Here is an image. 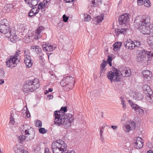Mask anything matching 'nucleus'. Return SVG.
<instances>
[{"label": "nucleus", "instance_id": "obj_52", "mask_svg": "<svg viewBox=\"0 0 153 153\" xmlns=\"http://www.w3.org/2000/svg\"><path fill=\"white\" fill-rule=\"evenodd\" d=\"M14 119L13 116L12 115H11L10 116V123L11 124H13L14 123Z\"/></svg>", "mask_w": 153, "mask_h": 153}, {"label": "nucleus", "instance_id": "obj_12", "mask_svg": "<svg viewBox=\"0 0 153 153\" xmlns=\"http://www.w3.org/2000/svg\"><path fill=\"white\" fill-rule=\"evenodd\" d=\"M5 37L9 38L11 42L13 43L16 42L19 40V38L17 37L15 33L12 32L11 31L9 32Z\"/></svg>", "mask_w": 153, "mask_h": 153}, {"label": "nucleus", "instance_id": "obj_10", "mask_svg": "<svg viewBox=\"0 0 153 153\" xmlns=\"http://www.w3.org/2000/svg\"><path fill=\"white\" fill-rule=\"evenodd\" d=\"M18 62L17 59H15L11 56L7 59L6 63L7 67L12 68L15 67Z\"/></svg>", "mask_w": 153, "mask_h": 153}, {"label": "nucleus", "instance_id": "obj_15", "mask_svg": "<svg viewBox=\"0 0 153 153\" xmlns=\"http://www.w3.org/2000/svg\"><path fill=\"white\" fill-rule=\"evenodd\" d=\"M130 94L132 97L136 100H140L143 98L142 95L140 93L137 92L132 91Z\"/></svg>", "mask_w": 153, "mask_h": 153}, {"label": "nucleus", "instance_id": "obj_58", "mask_svg": "<svg viewBox=\"0 0 153 153\" xmlns=\"http://www.w3.org/2000/svg\"><path fill=\"white\" fill-rule=\"evenodd\" d=\"M51 0H44L43 2L44 3L45 5V4L46 5H47V4Z\"/></svg>", "mask_w": 153, "mask_h": 153}, {"label": "nucleus", "instance_id": "obj_49", "mask_svg": "<svg viewBox=\"0 0 153 153\" xmlns=\"http://www.w3.org/2000/svg\"><path fill=\"white\" fill-rule=\"evenodd\" d=\"M34 149L35 150H37V151H39L40 150V148L39 145L35 146L34 145L33 146Z\"/></svg>", "mask_w": 153, "mask_h": 153}, {"label": "nucleus", "instance_id": "obj_11", "mask_svg": "<svg viewBox=\"0 0 153 153\" xmlns=\"http://www.w3.org/2000/svg\"><path fill=\"white\" fill-rule=\"evenodd\" d=\"M129 21L128 14L125 13L121 15L119 18V22L120 25H126Z\"/></svg>", "mask_w": 153, "mask_h": 153}, {"label": "nucleus", "instance_id": "obj_33", "mask_svg": "<svg viewBox=\"0 0 153 153\" xmlns=\"http://www.w3.org/2000/svg\"><path fill=\"white\" fill-rule=\"evenodd\" d=\"M17 26L18 30L19 32H22L25 29V25L23 24H18Z\"/></svg>", "mask_w": 153, "mask_h": 153}, {"label": "nucleus", "instance_id": "obj_7", "mask_svg": "<svg viewBox=\"0 0 153 153\" xmlns=\"http://www.w3.org/2000/svg\"><path fill=\"white\" fill-rule=\"evenodd\" d=\"M120 71L114 68V70H113V72L110 71L108 72L107 78L111 83L113 81H120L121 77L120 75Z\"/></svg>", "mask_w": 153, "mask_h": 153}, {"label": "nucleus", "instance_id": "obj_41", "mask_svg": "<svg viewBox=\"0 0 153 153\" xmlns=\"http://www.w3.org/2000/svg\"><path fill=\"white\" fill-rule=\"evenodd\" d=\"M35 126L37 127H41L42 126V122L39 120H36L35 121Z\"/></svg>", "mask_w": 153, "mask_h": 153}, {"label": "nucleus", "instance_id": "obj_50", "mask_svg": "<svg viewBox=\"0 0 153 153\" xmlns=\"http://www.w3.org/2000/svg\"><path fill=\"white\" fill-rule=\"evenodd\" d=\"M63 20L65 22H66L68 21V17L66 16L65 14H64L63 16Z\"/></svg>", "mask_w": 153, "mask_h": 153}, {"label": "nucleus", "instance_id": "obj_48", "mask_svg": "<svg viewBox=\"0 0 153 153\" xmlns=\"http://www.w3.org/2000/svg\"><path fill=\"white\" fill-rule=\"evenodd\" d=\"M134 43L135 44V48L136 47H139L140 45V42L137 41H134Z\"/></svg>", "mask_w": 153, "mask_h": 153}, {"label": "nucleus", "instance_id": "obj_29", "mask_svg": "<svg viewBox=\"0 0 153 153\" xmlns=\"http://www.w3.org/2000/svg\"><path fill=\"white\" fill-rule=\"evenodd\" d=\"M122 43L121 42H116L113 45L114 49V51H117L120 50L121 46Z\"/></svg>", "mask_w": 153, "mask_h": 153}, {"label": "nucleus", "instance_id": "obj_60", "mask_svg": "<svg viewBox=\"0 0 153 153\" xmlns=\"http://www.w3.org/2000/svg\"><path fill=\"white\" fill-rule=\"evenodd\" d=\"M111 128L114 130H116L117 129V128H118V126L113 125L111 126Z\"/></svg>", "mask_w": 153, "mask_h": 153}, {"label": "nucleus", "instance_id": "obj_63", "mask_svg": "<svg viewBox=\"0 0 153 153\" xmlns=\"http://www.w3.org/2000/svg\"><path fill=\"white\" fill-rule=\"evenodd\" d=\"M20 153H28V152L26 150H23L21 151Z\"/></svg>", "mask_w": 153, "mask_h": 153}, {"label": "nucleus", "instance_id": "obj_5", "mask_svg": "<svg viewBox=\"0 0 153 153\" xmlns=\"http://www.w3.org/2000/svg\"><path fill=\"white\" fill-rule=\"evenodd\" d=\"M75 79L72 77L67 76L61 81L60 84L66 90L71 89L75 84Z\"/></svg>", "mask_w": 153, "mask_h": 153}, {"label": "nucleus", "instance_id": "obj_42", "mask_svg": "<svg viewBox=\"0 0 153 153\" xmlns=\"http://www.w3.org/2000/svg\"><path fill=\"white\" fill-rule=\"evenodd\" d=\"M31 12H32L35 15L38 13L39 12V10L36 7H34L32 8L31 10Z\"/></svg>", "mask_w": 153, "mask_h": 153}, {"label": "nucleus", "instance_id": "obj_13", "mask_svg": "<svg viewBox=\"0 0 153 153\" xmlns=\"http://www.w3.org/2000/svg\"><path fill=\"white\" fill-rule=\"evenodd\" d=\"M145 52H146V51L144 50H143L137 55V60L138 62H141L146 59L147 56H146Z\"/></svg>", "mask_w": 153, "mask_h": 153}, {"label": "nucleus", "instance_id": "obj_4", "mask_svg": "<svg viewBox=\"0 0 153 153\" xmlns=\"http://www.w3.org/2000/svg\"><path fill=\"white\" fill-rule=\"evenodd\" d=\"M39 82V80L36 79L33 80H29L27 81L26 84L23 85V91L25 94L37 89L40 86Z\"/></svg>", "mask_w": 153, "mask_h": 153}, {"label": "nucleus", "instance_id": "obj_47", "mask_svg": "<svg viewBox=\"0 0 153 153\" xmlns=\"http://www.w3.org/2000/svg\"><path fill=\"white\" fill-rule=\"evenodd\" d=\"M35 51L37 53H39V54L42 53H41L42 49L41 48H39V46H38L36 48V49Z\"/></svg>", "mask_w": 153, "mask_h": 153}, {"label": "nucleus", "instance_id": "obj_16", "mask_svg": "<svg viewBox=\"0 0 153 153\" xmlns=\"http://www.w3.org/2000/svg\"><path fill=\"white\" fill-rule=\"evenodd\" d=\"M125 46L126 48L129 50H133L135 48V44L134 41L131 40H127L124 43Z\"/></svg>", "mask_w": 153, "mask_h": 153}, {"label": "nucleus", "instance_id": "obj_55", "mask_svg": "<svg viewBox=\"0 0 153 153\" xmlns=\"http://www.w3.org/2000/svg\"><path fill=\"white\" fill-rule=\"evenodd\" d=\"M105 71H104L103 70L101 69V70H100V77L101 76H103V74L104 73Z\"/></svg>", "mask_w": 153, "mask_h": 153}, {"label": "nucleus", "instance_id": "obj_18", "mask_svg": "<svg viewBox=\"0 0 153 153\" xmlns=\"http://www.w3.org/2000/svg\"><path fill=\"white\" fill-rule=\"evenodd\" d=\"M44 29V28L43 27L40 26L36 30L35 33V36L34 38L36 40L38 39L41 38V36L40 33Z\"/></svg>", "mask_w": 153, "mask_h": 153}, {"label": "nucleus", "instance_id": "obj_62", "mask_svg": "<svg viewBox=\"0 0 153 153\" xmlns=\"http://www.w3.org/2000/svg\"><path fill=\"white\" fill-rule=\"evenodd\" d=\"M64 153H75V152L74 150H72L70 151H68L67 152H65Z\"/></svg>", "mask_w": 153, "mask_h": 153}, {"label": "nucleus", "instance_id": "obj_34", "mask_svg": "<svg viewBox=\"0 0 153 153\" xmlns=\"http://www.w3.org/2000/svg\"><path fill=\"white\" fill-rule=\"evenodd\" d=\"M151 93H149L147 94V99L148 102L152 103L153 102V96L152 95Z\"/></svg>", "mask_w": 153, "mask_h": 153}, {"label": "nucleus", "instance_id": "obj_46", "mask_svg": "<svg viewBox=\"0 0 153 153\" xmlns=\"http://www.w3.org/2000/svg\"><path fill=\"white\" fill-rule=\"evenodd\" d=\"M5 73L3 70H0V78H3L4 76Z\"/></svg>", "mask_w": 153, "mask_h": 153}, {"label": "nucleus", "instance_id": "obj_44", "mask_svg": "<svg viewBox=\"0 0 153 153\" xmlns=\"http://www.w3.org/2000/svg\"><path fill=\"white\" fill-rule=\"evenodd\" d=\"M39 131L40 133L44 134L46 133L47 130L44 128H41L39 129Z\"/></svg>", "mask_w": 153, "mask_h": 153}, {"label": "nucleus", "instance_id": "obj_2", "mask_svg": "<svg viewBox=\"0 0 153 153\" xmlns=\"http://www.w3.org/2000/svg\"><path fill=\"white\" fill-rule=\"evenodd\" d=\"M21 131L22 133H25V135H21L17 137L19 143H22L26 138L28 140L33 139L34 137L35 132L33 128L29 125L25 124L21 126Z\"/></svg>", "mask_w": 153, "mask_h": 153}, {"label": "nucleus", "instance_id": "obj_56", "mask_svg": "<svg viewBox=\"0 0 153 153\" xmlns=\"http://www.w3.org/2000/svg\"><path fill=\"white\" fill-rule=\"evenodd\" d=\"M35 15L32 12H31L30 10V11L29 13L28 16H29L32 17L33 16H34Z\"/></svg>", "mask_w": 153, "mask_h": 153}, {"label": "nucleus", "instance_id": "obj_30", "mask_svg": "<svg viewBox=\"0 0 153 153\" xmlns=\"http://www.w3.org/2000/svg\"><path fill=\"white\" fill-rule=\"evenodd\" d=\"M92 3L94 7H98L101 4L102 0H91Z\"/></svg>", "mask_w": 153, "mask_h": 153}, {"label": "nucleus", "instance_id": "obj_14", "mask_svg": "<svg viewBox=\"0 0 153 153\" xmlns=\"http://www.w3.org/2000/svg\"><path fill=\"white\" fill-rule=\"evenodd\" d=\"M131 74V71L130 69L128 68H124L121 70V72H120V75L123 77H128Z\"/></svg>", "mask_w": 153, "mask_h": 153}, {"label": "nucleus", "instance_id": "obj_17", "mask_svg": "<svg viewBox=\"0 0 153 153\" xmlns=\"http://www.w3.org/2000/svg\"><path fill=\"white\" fill-rule=\"evenodd\" d=\"M136 145V148L137 149H140L142 148L143 146V143L142 138L140 137H137L134 142Z\"/></svg>", "mask_w": 153, "mask_h": 153}, {"label": "nucleus", "instance_id": "obj_19", "mask_svg": "<svg viewBox=\"0 0 153 153\" xmlns=\"http://www.w3.org/2000/svg\"><path fill=\"white\" fill-rule=\"evenodd\" d=\"M26 3L30 7H32L36 6L38 3L39 0H25Z\"/></svg>", "mask_w": 153, "mask_h": 153}, {"label": "nucleus", "instance_id": "obj_8", "mask_svg": "<svg viewBox=\"0 0 153 153\" xmlns=\"http://www.w3.org/2000/svg\"><path fill=\"white\" fill-rule=\"evenodd\" d=\"M1 22L2 23L0 25V32L5 34V37L6 34L10 31V26L8 22L6 19L1 20Z\"/></svg>", "mask_w": 153, "mask_h": 153}, {"label": "nucleus", "instance_id": "obj_40", "mask_svg": "<svg viewBox=\"0 0 153 153\" xmlns=\"http://www.w3.org/2000/svg\"><path fill=\"white\" fill-rule=\"evenodd\" d=\"M121 100V104L123 105V109H125L126 108V103H125V101L124 100V98L122 97H120Z\"/></svg>", "mask_w": 153, "mask_h": 153}, {"label": "nucleus", "instance_id": "obj_39", "mask_svg": "<svg viewBox=\"0 0 153 153\" xmlns=\"http://www.w3.org/2000/svg\"><path fill=\"white\" fill-rule=\"evenodd\" d=\"M136 112H138L139 114L141 116H143L144 114V111L141 107H140V108L138 109V110Z\"/></svg>", "mask_w": 153, "mask_h": 153}, {"label": "nucleus", "instance_id": "obj_27", "mask_svg": "<svg viewBox=\"0 0 153 153\" xmlns=\"http://www.w3.org/2000/svg\"><path fill=\"white\" fill-rule=\"evenodd\" d=\"M143 90L145 92V94H147L149 93H152L150 86L147 85H145L143 86Z\"/></svg>", "mask_w": 153, "mask_h": 153}, {"label": "nucleus", "instance_id": "obj_9", "mask_svg": "<svg viewBox=\"0 0 153 153\" xmlns=\"http://www.w3.org/2000/svg\"><path fill=\"white\" fill-rule=\"evenodd\" d=\"M143 27H141L140 29L139 30L142 33L148 35L153 34V24L151 23L148 25Z\"/></svg>", "mask_w": 153, "mask_h": 153}, {"label": "nucleus", "instance_id": "obj_23", "mask_svg": "<svg viewBox=\"0 0 153 153\" xmlns=\"http://www.w3.org/2000/svg\"><path fill=\"white\" fill-rule=\"evenodd\" d=\"M24 59V62L27 68H30L32 65L33 63L31 60V57L27 56Z\"/></svg>", "mask_w": 153, "mask_h": 153}, {"label": "nucleus", "instance_id": "obj_36", "mask_svg": "<svg viewBox=\"0 0 153 153\" xmlns=\"http://www.w3.org/2000/svg\"><path fill=\"white\" fill-rule=\"evenodd\" d=\"M20 52V51L19 50H17L16 52V53L14 56H12L15 59H17V60H19H19L20 59V56H19V53Z\"/></svg>", "mask_w": 153, "mask_h": 153}, {"label": "nucleus", "instance_id": "obj_59", "mask_svg": "<svg viewBox=\"0 0 153 153\" xmlns=\"http://www.w3.org/2000/svg\"><path fill=\"white\" fill-rule=\"evenodd\" d=\"M49 149L48 148H46L45 149V153H49Z\"/></svg>", "mask_w": 153, "mask_h": 153}, {"label": "nucleus", "instance_id": "obj_24", "mask_svg": "<svg viewBox=\"0 0 153 153\" xmlns=\"http://www.w3.org/2000/svg\"><path fill=\"white\" fill-rule=\"evenodd\" d=\"M22 113L24 117L28 118L30 116V114L27 109V108L25 106L24 107L22 110Z\"/></svg>", "mask_w": 153, "mask_h": 153}, {"label": "nucleus", "instance_id": "obj_31", "mask_svg": "<svg viewBox=\"0 0 153 153\" xmlns=\"http://www.w3.org/2000/svg\"><path fill=\"white\" fill-rule=\"evenodd\" d=\"M128 124H125L123 125V128L125 131L129 132L130 130H132L130 126Z\"/></svg>", "mask_w": 153, "mask_h": 153}, {"label": "nucleus", "instance_id": "obj_26", "mask_svg": "<svg viewBox=\"0 0 153 153\" xmlns=\"http://www.w3.org/2000/svg\"><path fill=\"white\" fill-rule=\"evenodd\" d=\"M128 102L130 105L131 108L132 109L134 110L136 112H137V111L138 110V109L140 108V106H139L138 105L134 103L130 100H128Z\"/></svg>", "mask_w": 153, "mask_h": 153}, {"label": "nucleus", "instance_id": "obj_43", "mask_svg": "<svg viewBox=\"0 0 153 153\" xmlns=\"http://www.w3.org/2000/svg\"><path fill=\"white\" fill-rule=\"evenodd\" d=\"M146 56L147 58H150L149 56H150V55L151 54V57H153V52H152L151 51H146Z\"/></svg>", "mask_w": 153, "mask_h": 153}, {"label": "nucleus", "instance_id": "obj_25", "mask_svg": "<svg viewBox=\"0 0 153 153\" xmlns=\"http://www.w3.org/2000/svg\"><path fill=\"white\" fill-rule=\"evenodd\" d=\"M103 15H101L94 18L93 19V21H94V23L97 25L101 22L103 20Z\"/></svg>", "mask_w": 153, "mask_h": 153}, {"label": "nucleus", "instance_id": "obj_53", "mask_svg": "<svg viewBox=\"0 0 153 153\" xmlns=\"http://www.w3.org/2000/svg\"><path fill=\"white\" fill-rule=\"evenodd\" d=\"M43 8V4L42 3H41V2H40L38 6V8L37 9L39 10V9H41Z\"/></svg>", "mask_w": 153, "mask_h": 153}, {"label": "nucleus", "instance_id": "obj_3", "mask_svg": "<svg viewBox=\"0 0 153 153\" xmlns=\"http://www.w3.org/2000/svg\"><path fill=\"white\" fill-rule=\"evenodd\" d=\"M67 147L64 141L61 140H57L52 144V152L53 153H63L67 150Z\"/></svg>", "mask_w": 153, "mask_h": 153}, {"label": "nucleus", "instance_id": "obj_35", "mask_svg": "<svg viewBox=\"0 0 153 153\" xmlns=\"http://www.w3.org/2000/svg\"><path fill=\"white\" fill-rule=\"evenodd\" d=\"M91 19V16L88 15L87 14H84V18L82 20L84 21H90Z\"/></svg>", "mask_w": 153, "mask_h": 153}, {"label": "nucleus", "instance_id": "obj_32", "mask_svg": "<svg viewBox=\"0 0 153 153\" xmlns=\"http://www.w3.org/2000/svg\"><path fill=\"white\" fill-rule=\"evenodd\" d=\"M107 62L106 61L103 60L102 63L100 65L101 69L105 71L106 70V67L107 65Z\"/></svg>", "mask_w": 153, "mask_h": 153}, {"label": "nucleus", "instance_id": "obj_38", "mask_svg": "<svg viewBox=\"0 0 153 153\" xmlns=\"http://www.w3.org/2000/svg\"><path fill=\"white\" fill-rule=\"evenodd\" d=\"M24 53L25 58L26 57L28 58L27 56L30 57V52L27 49H25L24 50Z\"/></svg>", "mask_w": 153, "mask_h": 153}, {"label": "nucleus", "instance_id": "obj_57", "mask_svg": "<svg viewBox=\"0 0 153 153\" xmlns=\"http://www.w3.org/2000/svg\"><path fill=\"white\" fill-rule=\"evenodd\" d=\"M107 61L108 62H112V57L109 56H108L107 59Z\"/></svg>", "mask_w": 153, "mask_h": 153}, {"label": "nucleus", "instance_id": "obj_45", "mask_svg": "<svg viewBox=\"0 0 153 153\" xmlns=\"http://www.w3.org/2000/svg\"><path fill=\"white\" fill-rule=\"evenodd\" d=\"M128 125H130V127L132 130L134 129L135 127V123L134 121L131 122Z\"/></svg>", "mask_w": 153, "mask_h": 153}, {"label": "nucleus", "instance_id": "obj_51", "mask_svg": "<svg viewBox=\"0 0 153 153\" xmlns=\"http://www.w3.org/2000/svg\"><path fill=\"white\" fill-rule=\"evenodd\" d=\"M137 3L138 5H142L143 3V0H137Z\"/></svg>", "mask_w": 153, "mask_h": 153}, {"label": "nucleus", "instance_id": "obj_37", "mask_svg": "<svg viewBox=\"0 0 153 153\" xmlns=\"http://www.w3.org/2000/svg\"><path fill=\"white\" fill-rule=\"evenodd\" d=\"M151 3L149 0H144V6L147 7H150L151 6Z\"/></svg>", "mask_w": 153, "mask_h": 153}, {"label": "nucleus", "instance_id": "obj_54", "mask_svg": "<svg viewBox=\"0 0 153 153\" xmlns=\"http://www.w3.org/2000/svg\"><path fill=\"white\" fill-rule=\"evenodd\" d=\"M105 128V126H102L101 128L100 129V134H101V136L102 135L103 132V130L104 129V128Z\"/></svg>", "mask_w": 153, "mask_h": 153}, {"label": "nucleus", "instance_id": "obj_22", "mask_svg": "<svg viewBox=\"0 0 153 153\" xmlns=\"http://www.w3.org/2000/svg\"><path fill=\"white\" fill-rule=\"evenodd\" d=\"M143 75L144 79L148 81L151 79L152 76L151 72L149 70L144 71L143 72Z\"/></svg>", "mask_w": 153, "mask_h": 153}, {"label": "nucleus", "instance_id": "obj_64", "mask_svg": "<svg viewBox=\"0 0 153 153\" xmlns=\"http://www.w3.org/2000/svg\"><path fill=\"white\" fill-rule=\"evenodd\" d=\"M38 46H33L31 47V49L36 50Z\"/></svg>", "mask_w": 153, "mask_h": 153}, {"label": "nucleus", "instance_id": "obj_1", "mask_svg": "<svg viewBox=\"0 0 153 153\" xmlns=\"http://www.w3.org/2000/svg\"><path fill=\"white\" fill-rule=\"evenodd\" d=\"M67 111V108L65 107H62L60 111H56L54 112L55 124L58 126L64 125L67 127L71 126L74 118L73 115L71 114L65 115L64 113Z\"/></svg>", "mask_w": 153, "mask_h": 153}, {"label": "nucleus", "instance_id": "obj_21", "mask_svg": "<svg viewBox=\"0 0 153 153\" xmlns=\"http://www.w3.org/2000/svg\"><path fill=\"white\" fill-rule=\"evenodd\" d=\"M128 29L127 28H121L115 29V33L117 36L120 34H124L127 31Z\"/></svg>", "mask_w": 153, "mask_h": 153}, {"label": "nucleus", "instance_id": "obj_6", "mask_svg": "<svg viewBox=\"0 0 153 153\" xmlns=\"http://www.w3.org/2000/svg\"><path fill=\"white\" fill-rule=\"evenodd\" d=\"M151 24L150 17L149 16H143L141 20L136 18L134 20V24L136 27L138 26V29H140L141 27H143Z\"/></svg>", "mask_w": 153, "mask_h": 153}, {"label": "nucleus", "instance_id": "obj_61", "mask_svg": "<svg viewBox=\"0 0 153 153\" xmlns=\"http://www.w3.org/2000/svg\"><path fill=\"white\" fill-rule=\"evenodd\" d=\"M42 55H43V54H42V53L39 54V59L41 60H42V59H43V57L42 56Z\"/></svg>", "mask_w": 153, "mask_h": 153}, {"label": "nucleus", "instance_id": "obj_28", "mask_svg": "<svg viewBox=\"0 0 153 153\" xmlns=\"http://www.w3.org/2000/svg\"><path fill=\"white\" fill-rule=\"evenodd\" d=\"M147 40L148 45L153 49V35L149 36Z\"/></svg>", "mask_w": 153, "mask_h": 153}, {"label": "nucleus", "instance_id": "obj_20", "mask_svg": "<svg viewBox=\"0 0 153 153\" xmlns=\"http://www.w3.org/2000/svg\"><path fill=\"white\" fill-rule=\"evenodd\" d=\"M42 47L44 51L48 52L52 51L53 50L55 49V47L54 48H53L52 46L51 45H49V44H43Z\"/></svg>", "mask_w": 153, "mask_h": 153}]
</instances>
